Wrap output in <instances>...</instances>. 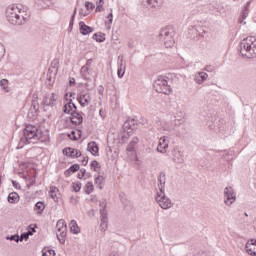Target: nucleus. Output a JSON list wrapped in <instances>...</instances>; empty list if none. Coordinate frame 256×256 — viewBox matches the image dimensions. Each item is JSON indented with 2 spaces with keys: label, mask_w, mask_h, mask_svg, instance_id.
<instances>
[{
  "label": "nucleus",
  "mask_w": 256,
  "mask_h": 256,
  "mask_svg": "<svg viewBox=\"0 0 256 256\" xmlns=\"http://www.w3.org/2000/svg\"><path fill=\"white\" fill-rule=\"evenodd\" d=\"M29 235H33V233L31 231L28 232H24L19 236V241L23 242V241H28L29 240Z\"/></svg>",
  "instance_id": "58836bf2"
},
{
  "label": "nucleus",
  "mask_w": 256,
  "mask_h": 256,
  "mask_svg": "<svg viewBox=\"0 0 256 256\" xmlns=\"http://www.w3.org/2000/svg\"><path fill=\"white\" fill-rule=\"evenodd\" d=\"M103 181H105V177H103L102 175H98L95 177L94 183L95 185L98 186V189L100 190H103V187H104Z\"/></svg>",
  "instance_id": "7c9ffc66"
},
{
  "label": "nucleus",
  "mask_w": 256,
  "mask_h": 256,
  "mask_svg": "<svg viewBox=\"0 0 256 256\" xmlns=\"http://www.w3.org/2000/svg\"><path fill=\"white\" fill-rule=\"evenodd\" d=\"M224 197L226 205H233V202L237 197L235 196V191H233V187L228 186L224 189Z\"/></svg>",
  "instance_id": "f8f14e48"
},
{
  "label": "nucleus",
  "mask_w": 256,
  "mask_h": 256,
  "mask_svg": "<svg viewBox=\"0 0 256 256\" xmlns=\"http://www.w3.org/2000/svg\"><path fill=\"white\" fill-rule=\"evenodd\" d=\"M205 71H208V73H213V71H215V67H213L211 65H207L205 67Z\"/></svg>",
  "instance_id": "5fc2aeb1"
},
{
  "label": "nucleus",
  "mask_w": 256,
  "mask_h": 256,
  "mask_svg": "<svg viewBox=\"0 0 256 256\" xmlns=\"http://www.w3.org/2000/svg\"><path fill=\"white\" fill-rule=\"evenodd\" d=\"M4 56H5V46H3V44L0 43V61L1 59H3Z\"/></svg>",
  "instance_id": "8fccbe9b"
},
{
  "label": "nucleus",
  "mask_w": 256,
  "mask_h": 256,
  "mask_svg": "<svg viewBox=\"0 0 256 256\" xmlns=\"http://www.w3.org/2000/svg\"><path fill=\"white\" fill-rule=\"evenodd\" d=\"M80 173L82 175V177H85L87 170L85 168L80 169Z\"/></svg>",
  "instance_id": "e2e57ef3"
},
{
  "label": "nucleus",
  "mask_w": 256,
  "mask_h": 256,
  "mask_svg": "<svg viewBox=\"0 0 256 256\" xmlns=\"http://www.w3.org/2000/svg\"><path fill=\"white\" fill-rule=\"evenodd\" d=\"M93 191H95V186H93V182H87L84 186V192L86 193V195H91Z\"/></svg>",
  "instance_id": "c756f323"
},
{
  "label": "nucleus",
  "mask_w": 256,
  "mask_h": 256,
  "mask_svg": "<svg viewBox=\"0 0 256 256\" xmlns=\"http://www.w3.org/2000/svg\"><path fill=\"white\" fill-rule=\"evenodd\" d=\"M7 241H15L16 243H19V234H14L10 236H6Z\"/></svg>",
  "instance_id": "79ce46f5"
},
{
  "label": "nucleus",
  "mask_w": 256,
  "mask_h": 256,
  "mask_svg": "<svg viewBox=\"0 0 256 256\" xmlns=\"http://www.w3.org/2000/svg\"><path fill=\"white\" fill-rule=\"evenodd\" d=\"M137 125V120L134 118H128L122 126V131L124 134L121 136V141H125V139L132 137V135L135 134V131H137Z\"/></svg>",
  "instance_id": "20e7f679"
},
{
  "label": "nucleus",
  "mask_w": 256,
  "mask_h": 256,
  "mask_svg": "<svg viewBox=\"0 0 256 256\" xmlns=\"http://www.w3.org/2000/svg\"><path fill=\"white\" fill-rule=\"evenodd\" d=\"M57 233H56V237L59 241V243H61V245H65V241L67 239V224L65 223V220L60 219L57 222Z\"/></svg>",
  "instance_id": "6e6552de"
},
{
  "label": "nucleus",
  "mask_w": 256,
  "mask_h": 256,
  "mask_svg": "<svg viewBox=\"0 0 256 256\" xmlns=\"http://www.w3.org/2000/svg\"><path fill=\"white\" fill-rule=\"evenodd\" d=\"M8 202L10 203H19V194L17 192H11L8 195Z\"/></svg>",
  "instance_id": "2f4dec72"
},
{
  "label": "nucleus",
  "mask_w": 256,
  "mask_h": 256,
  "mask_svg": "<svg viewBox=\"0 0 256 256\" xmlns=\"http://www.w3.org/2000/svg\"><path fill=\"white\" fill-rule=\"evenodd\" d=\"M81 169V166H79V164H73L69 167V169H67L65 172H64V175L66 177H71V174L72 173H77V171H79Z\"/></svg>",
  "instance_id": "b1692460"
},
{
  "label": "nucleus",
  "mask_w": 256,
  "mask_h": 256,
  "mask_svg": "<svg viewBox=\"0 0 256 256\" xmlns=\"http://www.w3.org/2000/svg\"><path fill=\"white\" fill-rule=\"evenodd\" d=\"M69 119H70V123H72V125H81V123H83V122H79V118H73V115H71L70 117H69Z\"/></svg>",
  "instance_id": "49530a36"
},
{
  "label": "nucleus",
  "mask_w": 256,
  "mask_h": 256,
  "mask_svg": "<svg viewBox=\"0 0 256 256\" xmlns=\"http://www.w3.org/2000/svg\"><path fill=\"white\" fill-rule=\"evenodd\" d=\"M90 169H92V171H97V169H101V164H99L97 160H93L90 163Z\"/></svg>",
  "instance_id": "a19ab883"
},
{
  "label": "nucleus",
  "mask_w": 256,
  "mask_h": 256,
  "mask_svg": "<svg viewBox=\"0 0 256 256\" xmlns=\"http://www.w3.org/2000/svg\"><path fill=\"white\" fill-rule=\"evenodd\" d=\"M63 113H67L68 115H72V119H79L78 123H83V112H77V105L70 101L64 105Z\"/></svg>",
  "instance_id": "0eeeda50"
},
{
  "label": "nucleus",
  "mask_w": 256,
  "mask_h": 256,
  "mask_svg": "<svg viewBox=\"0 0 256 256\" xmlns=\"http://www.w3.org/2000/svg\"><path fill=\"white\" fill-rule=\"evenodd\" d=\"M70 233H73V235H78V233H81V228H79V225H77V221L71 220L69 224Z\"/></svg>",
  "instance_id": "5701e85b"
},
{
  "label": "nucleus",
  "mask_w": 256,
  "mask_h": 256,
  "mask_svg": "<svg viewBox=\"0 0 256 256\" xmlns=\"http://www.w3.org/2000/svg\"><path fill=\"white\" fill-rule=\"evenodd\" d=\"M62 153L65 157H71V159H79V157H81V151L72 147L64 148Z\"/></svg>",
  "instance_id": "ddd939ff"
},
{
  "label": "nucleus",
  "mask_w": 256,
  "mask_h": 256,
  "mask_svg": "<svg viewBox=\"0 0 256 256\" xmlns=\"http://www.w3.org/2000/svg\"><path fill=\"white\" fill-rule=\"evenodd\" d=\"M251 7V1H248L244 7L242 8V11H247V14L249 15V8Z\"/></svg>",
  "instance_id": "603ef678"
},
{
  "label": "nucleus",
  "mask_w": 256,
  "mask_h": 256,
  "mask_svg": "<svg viewBox=\"0 0 256 256\" xmlns=\"http://www.w3.org/2000/svg\"><path fill=\"white\" fill-rule=\"evenodd\" d=\"M26 11L27 6L12 5L6 8L5 16L11 25H24L26 21H29L27 14L23 15Z\"/></svg>",
  "instance_id": "f03ea898"
},
{
  "label": "nucleus",
  "mask_w": 256,
  "mask_h": 256,
  "mask_svg": "<svg viewBox=\"0 0 256 256\" xmlns=\"http://www.w3.org/2000/svg\"><path fill=\"white\" fill-rule=\"evenodd\" d=\"M173 161L174 163H178V164L185 163V159L183 158V152L179 150H174Z\"/></svg>",
  "instance_id": "a211bd4d"
},
{
  "label": "nucleus",
  "mask_w": 256,
  "mask_h": 256,
  "mask_svg": "<svg viewBox=\"0 0 256 256\" xmlns=\"http://www.w3.org/2000/svg\"><path fill=\"white\" fill-rule=\"evenodd\" d=\"M103 5H105V0H98V1H96L95 12L99 13V12L103 11Z\"/></svg>",
  "instance_id": "4c0bfd02"
},
{
  "label": "nucleus",
  "mask_w": 256,
  "mask_h": 256,
  "mask_svg": "<svg viewBox=\"0 0 256 256\" xmlns=\"http://www.w3.org/2000/svg\"><path fill=\"white\" fill-rule=\"evenodd\" d=\"M75 15H77V8L74 9L73 14L71 15L68 31H73V25H75Z\"/></svg>",
  "instance_id": "f704fd0d"
},
{
  "label": "nucleus",
  "mask_w": 256,
  "mask_h": 256,
  "mask_svg": "<svg viewBox=\"0 0 256 256\" xmlns=\"http://www.w3.org/2000/svg\"><path fill=\"white\" fill-rule=\"evenodd\" d=\"M57 193H59V188L52 186L49 191V195L51 199H53L56 202H59V196H57Z\"/></svg>",
  "instance_id": "c85d7f7f"
},
{
  "label": "nucleus",
  "mask_w": 256,
  "mask_h": 256,
  "mask_svg": "<svg viewBox=\"0 0 256 256\" xmlns=\"http://www.w3.org/2000/svg\"><path fill=\"white\" fill-rule=\"evenodd\" d=\"M34 211L37 212V215H43V211H45V203L38 201L35 205H34Z\"/></svg>",
  "instance_id": "bb28decb"
},
{
  "label": "nucleus",
  "mask_w": 256,
  "mask_h": 256,
  "mask_svg": "<svg viewBox=\"0 0 256 256\" xmlns=\"http://www.w3.org/2000/svg\"><path fill=\"white\" fill-rule=\"evenodd\" d=\"M87 151L93 155V157H99V145L95 141H91L87 145Z\"/></svg>",
  "instance_id": "2eb2a0df"
},
{
  "label": "nucleus",
  "mask_w": 256,
  "mask_h": 256,
  "mask_svg": "<svg viewBox=\"0 0 256 256\" xmlns=\"http://www.w3.org/2000/svg\"><path fill=\"white\" fill-rule=\"evenodd\" d=\"M49 99H50V101H51V103H52V104H50V107H55V102L57 101V100L55 99V93H52V95L49 96Z\"/></svg>",
  "instance_id": "3c124183"
},
{
  "label": "nucleus",
  "mask_w": 256,
  "mask_h": 256,
  "mask_svg": "<svg viewBox=\"0 0 256 256\" xmlns=\"http://www.w3.org/2000/svg\"><path fill=\"white\" fill-rule=\"evenodd\" d=\"M51 1L52 0H44V3L46 5V9H47V7H49V5H51Z\"/></svg>",
  "instance_id": "69168bd1"
},
{
  "label": "nucleus",
  "mask_w": 256,
  "mask_h": 256,
  "mask_svg": "<svg viewBox=\"0 0 256 256\" xmlns=\"http://www.w3.org/2000/svg\"><path fill=\"white\" fill-rule=\"evenodd\" d=\"M139 143V137L135 136L132 138V140L129 142L128 146L126 147V151L128 153H133L135 151V145Z\"/></svg>",
  "instance_id": "aec40b11"
},
{
  "label": "nucleus",
  "mask_w": 256,
  "mask_h": 256,
  "mask_svg": "<svg viewBox=\"0 0 256 256\" xmlns=\"http://www.w3.org/2000/svg\"><path fill=\"white\" fill-rule=\"evenodd\" d=\"M69 86L70 87L75 86V78H69Z\"/></svg>",
  "instance_id": "052dcab7"
},
{
  "label": "nucleus",
  "mask_w": 256,
  "mask_h": 256,
  "mask_svg": "<svg viewBox=\"0 0 256 256\" xmlns=\"http://www.w3.org/2000/svg\"><path fill=\"white\" fill-rule=\"evenodd\" d=\"M54 83H55V76H46L45 85L46 87H48V89H51Z\"/></svg>",
  "instance_id": "72a5a7b5"
},
{
  "label": "nucleus",
  "mask_w": 256,
  "mask_h": 256,
  "mask_svg": "<svg viewBox=\"0 0 256 256\" xmlns=\"http://www.w3.org/2000/svg\"><path fill=\"white\" fill-rule=\"evenodd\" d=\"M124 75H125V70H123V65L121 64L117 70V76L119 79H123Z\"/></svg>",
  "instance_id": "c03bdc74"
},
{
  "label": "nucleus",
  "mask_w": 256,
  "mask_h": 256,
  "mask_svg": "<svg viewBox=\"0 0 256 256\" xmlns=\"http://www.w3.org/2000/svg\"><path fill=\"white\" fill-rule=\"evenodd\" d=\"M164 0H146V3L152 7V9H159L163 5Z\"/></svg>",
  "instance_id": "a878e982"
},
{
  "label": "nucleus",
  "mask_w": 256,
  "mask_h": 256,
  "mask_svg": "<svg viewBox=\"0 0 256 256\" xmlns=\"http://www.w3.org/2000/svg\"><path fill=\"white\" fill-rule=\"evenodd\" d=\"M37 115H39V102L37 100V94L32 96V104L30 109L28 110L29 119H37Z\"/></svg>",
  "instance_id": "9d476101"
},
{
  "label": "nucleus",
  "mask_w": 256,
  "mask_h": 256,
  "mask_svg": "<svg viewBox=\"0 0 256 256\" xmlns=\"http://www.w3.org/2000/svg\"><path fill=\"white\" fill-rule=\"evenodd\" d=\"M207 77H209L207 73L198 72V75L195 77V81L196 83H198V85H201L202 83H205V81H207Z\"/></svg>",
  "instance_id": "393cba45"
},
{
  "label": "nucleus",
  "mask_w": 256,
  "mask_h": 256,
  "mask_svg": "<svg viewBox=\"0 0 256 256\" xmlns=\"http://www.w3.org/2000/svg\"><path fill=\"white\" fill-rule=\"evenodd\" d=\"M91 100V94L89 93L77 95V101L80 103L81 107H85V103H83V101H86V103H91Z\"/></svg>",
  "instance_id": "dca6fc26"
},
{
  "label": "nucleus",
  "mask_w": 256,
  "mask_h": 256,
  "mask_svg": "<svg viewBox=\"0 0 256 256\" xmlns=\"http://www.w3.org/2000/svg\"><path fill=\"white\" fill-rule=\"evenodd\" d=\"M88 163H89V157L86 156V158H83L82 160V165L87 166Z\"/></svg>",
  "instance_id": "bf43d9fd"
},
{
  "label": "nucleus",
  "mask_w": 256,
  "mask_h": 256,
  "mask_svg": "<svg viewBox=\"0 0 256 256\" xmlns=\"http://www.w3.org/2000/svg\"><path fill=\"white\" fill-rule=\"evenodd\" d=\"M43 103H44V105H46L47 107H51V105H52L51 99L49 98V96H45Z\"/></svg>",
  "instance_id": "09e8293b"
},
{
  "label": "nucleus",
  "mask_w": 256,
  "mask_h": 256,
  "mask_svg": "<svg viewBox=\"0 0 256 256\" xmlns=\"http://www.w3.org/2000/svg\"><path fill=\"white\" fill-rule=\"evenodd\" d=\"M55 250L51 249V248H44L42 250V256H55Z\"/></svg>",
  "instance_id": "c9c22d12"
},
{
  "label": "nucleus",
  "mask_w": 256,
  "mask_h": 256,
  "mask_svg": "<svg viewBox=\"0 0 256 256\" xmlns=\"http://www.w3.org/2000/svg\"><path fill=\"white\" fill-rule=\"evenodd\" d=\"M77 177L78 179H83V175L81 173H78Z\"/></svg>",
  "instance_id": "774afa93"
},
{
  "label": "nucleus",
  "mask_w": 256,
  "mask_h": 256,
  "mask_svg": "<svg viewBox=\"0 0 256 256\" xmlns=\"http://www.w3.org/2000/svg\"><path fill=\"white\" fill-rule=\"evenodd\" d=\"M238 51L242 55V57H246L247 59H255L256 57V43L254 47L247 41H241L238 46Z\"/></svg>",
  "instance_id": "39448f33"
},
{
  "label": "nucleus",
  "mask_w": 256,
  "mask_h": 256,
  "mask_svg": "<svg viewBox=\"0 0 256 256\" xmlns=\"http://www.w3.org/2000/svg\"><path fill=\"white\" fill-rule=\"evenodd\" d=\"M247 17H249V14L247 13V11H241L240 16L238 18V23L243 24V22L245 21V19H247Z\"/></svg>",
  "instance_id": "ea45409f"
},
{
  "label": "nucleus",
  "mask_w": 256,
  "mask_h": 256,
  "mask_svg": "<svg viewBox=\"0 0 256 256\" xmlns=\"http://www.w3.org/2000/svg\"><path fill=\"white\" fill-rule=\"evenodd\" d=\"M167 181V174L165 172H160L158 177V187L159 191L157 192L156 201L159 203L162 209H171V199L165 195V183Z\"/></svg>",
  "instance_id": "7ed1b4c3"
},
{
  "label": "nucleus",
  "mask_w": 256,
  "mask_h": 256,
  "mask_svg": "<svg viewBox=\"0 0 256 256\" xmlns=\"http://www.w3.org/2000/svg\"><path fill=\"white\" fill-rule=\"evenodd\" d=\"M193 256H207V254L203 251H200V252H198L197 254H195Z\"/></svg>",
  "instance_id": "0e129e2a"
},
{
  "label": "nucleus",
  "mask_w": 256,
  "mask_h": 256,
  "mask_svg": "<svg viewBox=\"0 0 256 256\" xmlns=\"http://www.w3.org/2000/svg\"><path fill=\"white\" fill-rule=\"evenodd\" d=\"M92 63H93V59H88L84 67H91Z\"/></svg>",
  "instance_id": "680f3d73"
},
{
  "label": "nucleus",
  "mask_w": 256,
  "mask_h": 256,
  "mask_svg": "<svg viewBox=\"0 0 256 256\" xmlns=\"http://www.w3.org/2000/svg\"><path fill=\"white\" fill-rule=\"evenodd\" d=\"M80 73L82 75V78H84L85 81H91V78H89V75H93V69L87 67V66H82Z\"/></svg>",
  "instance_id": "f3484780"
},
{
  "label": "nucleus",
  "mask_w": 256,
  "mask_h": 256,
  "mask_svg": "<svg viewBox=\"0 0 256 256\" xmlns=\"http://www.w3.org/2000/svg\"><path fill=\"white\" fill-rule=\"evenodd\" d=\"M0 87L1 89H3V91H5V93H9L11 91V89L9 88V80L5 78L0 80Z\"/></svg>",
  "instance_id": "473e14b6"
},
{
  "label": "nucleus",
  "mask_w": 256,
  "mask_h": 256,
  "mask_svg": "<svg viewBox=\"0 0 256 256\" xmlns=\"http://www.w3.org/2000/svg\"><path fill=\"white\" fill-rule=\"evenodd\" d=\"M245 249L248 255L256 256V246L253 242H250V240L246 243Z\"/></svg>",
  "instance_id": "4be33fe9"
},
{
  "label": "nucleus",
  "mask_w": 256,
  "mask_h": 256,
  "mask_svg": "<svg viewBox=\"0 0 256 256\" xmlns=\"http://www.w3.org/2000/svg\"><path fill=\"white\" fill-rule=\"evenodd\" d=\"M12 185L14 187V189H21V184H19V182L13 180L12 181Z\"/></svg>",
  "instance_id": "4d7b16f0"
},
{
  "label": "nucleus",
  "mask_w": 256,
  "mask_h": 256,
  "mask_svg": "<svg viewBox=\"0 0 256 256\" xmlns=\"http://www.w3.org/2000/svg\"><path fill=\"white\" fill-rule=\"evenodd\" d=\"M110 256H120V255H119V252H117V251H112V252L110 253Z\"/></svg>",
  "instance_id": "338daca9"
},
{
  "label": "nucleus",
  "mask_w": 256,
  "mask_h": 256,
  "mask_svg": "<svg viewBox=\"0 0 256 256\" xmlns=\"http://www.w3.org/2000/svg\"><path fill=\"white\" fill-rule=\"evenodd\" d=\"M160 39L164 38V45L167 49L175 45V40L173 39V33L169 32V29H162L159 33Z\"/></svg>",
  "instance_id": "1a4fd4ad"
},
{
  "label": "nucleus",
  "mask_w": 256,
  "mask_h": 256,
  "mask_svg": "<svg viewBox=\"0 0 256 256\" xmlns=\"http://www.w3.org/2000/svg\"><path fill=\"white\" fill-rule=\"evenodd\" d=\"M165 141H166L165 137H162L160 139V142L157 146L158 153H166L167 152V148L169 147V144L166 143Z\"/></svg>",
  "instance_id": "6ab92c4d"
},
{
  "label": "nucleus",
  "mask_w": 256,
  "mask_h": 256,
  "mask_svg": "<svg viewBox=\"0 0 256 256\" xmlns=\"http://www.w3.org/2000/svg\"><path fill=\"white\" fill-rule=\"evenodd\" d=\"M107 19H108L109 25H112V24H113V12H110V13L107 15Z\"/></svg>",
  "instance_id": "864d4df0"
},
{
  "label": "nucleus",
  "mask_w": 256,
  "mask_h": 256,
  "mask_svg": "<svg viewBox=\"0 0 256 256\" xmlns=\"http://www.w3.org/2000/svg\"><path fill=\"white\" fill-rule=\"evenodd\" d=\"M242 41H246V43H249V44H250V47H252V48L255 49V45H256V39H255V37L249 36V37L243 39Z\"/></svg>",
  "instance_id": "e433bc0d"
},
{
  "label": "nucleus",
  "mask_w": 256,
  "mask_h": 256,
  "mask_svg": "<svg viewBox=\"0 0 256 256\" xmlns=\"http://www.w3.org/2000/svg\"><path fill=\"white\" fill-rule=\"evenodd\" d=\"M40 141L41 143H47L49 136H43V132H39V128L35 125H26L23 130V137L20 139L18 149H22L23 145H29V143H35Z\"/></svg>",
  "instance_id": "f257e3e1"
},
{
  "label": "nucleus",
  "mask_w": 256,
  "mask_h": 256,
  "mask_svg": "<svg viewBox=\"0 0 256 256\" xmlns=\"http://www.w3.org/2000/svg\"><path fill=\"white\" fill-rule=\"evenodd\" d=\"M55 75H57V71L55 73H53V70L51 68H49L46 76L55 77Z\"/></svg>",
  "instance_id": "6e6d98bb"
},
{
  "label": "nucleus",
  "mask_w": 256,
  "mask_h": 256,
  "mask_svg": "<svg viewBox=\"0 0 256 256\" xmlns=\"http://www.w3.org/2000/svg\"><path fill=\"white\" fill-rule=\"evenodd\" d=\"M79 31L81 33V35H91V33H93V31H95V28L85 24L83 21L79 22Z\"/></svg>",
  "instance_id": "4468645a"
},
{
  "label": "nucleus",
  "mask_w": 256,
  "mask_h": 256,
  "mask_svg": "<svg viewBox=\"0 0 256 256\" xmlns=\"http://www.w3.org/2000/svg\"><path fill=\"white\" fill-rule=\"evenodd\" d=\"M100 231H106L108 227L109 215L107 214V205L105 204L103 208L100 209Z\"/></svg>",
  "instance_id": "9b49d317"
},
{
  "label": "nucleus",
  "mask_w": 256,
  "mask_h": 256,
  "mask_svg": "<svg viewBox=\"0 0 256 256\" xmlns=\"http://www.w3.org/2000/svg\"><path fill=\"white\" fill-rule=\"evenodd\" d=\"M103 93H105V88L103 87V85H100L98 87V94L99 95H103Z\"/></svg>",
  "instance_id": "13d9d810"
},
{
  "label": "nucleus",
  "mask_w": 256,
  "mask_h": 256,
  "mask_svg": "<svg viewBox=\"0 0 256 256\" xmlns=\"http://www.w3.org/2000/svg\"><path fill=\"white\" fill-rule=\"evenodd\" d=\"M73 191H75V193H79V191H81V182L73 183Z\"/></svg>",
  "instance_id": "de8ad7c7"
},
{
  "label": "nucleus",
  "mask_w": 256,
  "mask_h": 256,
  "mask_svg": "<svg viewBox=\"0 0 256 256\" xmlns=\"http://www.w3.org/2000/svg\"><path fill=\"white\" fill-rule=\"evenodd\" d=\"M153 88L155 89L156 93H163V95H170L171 86L169 85V82L167 81V77L160 76L158 79L154 82Z\"/></svg>",
  "instance_id": "423d86ee"
},
{
  "label": "nucleus",
  "mask_w": 256,
  "mask_h": 256,
  "mask_svg": "<svg viewBox=\"0 0 256 256\" xmlns=\"http://www.w3.org/2000/svg\"><path fill=\"white\" fill-rule=\"evenodd\" d=\"M92 39L96 41L97 43H105V33L97 32L94 33L92 36Z\"/></svg>",
  "instance_id": "cd10ccee"
},
{
  "label": "nucleus",
  "mask_w": 256,
  "mask_h": 256,
  "mask_svg": "<svg viewBox=\"0 0 256 256\" xmlns=\"http://www.w3.org/2000/svg\"><path fill=\"white\" fill-rule=\"evenodd\" d=\"M85 7H86L87 11H93V9H95V4L93 2L86 1Z\"/></svg>",
  "instance_id": "a18cd8bd"
},
{
  "label": "nucleus",
  "mask_w": 256,
  "mask_h": 256,
  "mask_svg": "<svg viewBox=\"0 0 256 256\" xmlns=\"http://www.w3.org/2000/svg\"><path fill=\"white\" fill-rule=\"evenodd\" d=\"M36 5H37L38 9H47L45 0H36Z\"/></svg>",
  "instance_id": "37998d69"
},
{
  "label": "nucleus",
  "mask_w": 256,
  "mask_h": 256,
  "mask_svg": "<svg viewBox=\"0 0 256 256\" xmlns=\"http://www.w3.org/2000/svg\"><path fill=\"white\" fill-rule=\"evenodd\" d=\"M78 137H77V132L75 130H72L71 133H68L67 136L69 137V139H71V141H78L79 139H81V137H83V131L81 129H78Z\"/></svg>",
  "instance_id": "412c9836"
}]
</instances>
